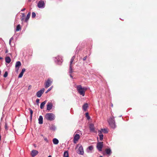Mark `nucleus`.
Returning a JSON list of instances; mask_svg holds the SVG:
<instances>
[{
  "instance_id": "nucleus-34",
  "label": "nucleus",
  "mask_w": 157,
  "mask_h": 157,
  "mask_svg": "<svg viewBox=\"0 0 157 157\" xmlns=\"http://www.w3.org/2000/svg\"><path fill=\"white\" fill-rule=\"evenodd\" d=\"M13 37H11L10 40H9V44L10 45L11 44V41L12 40H13Z\"/></svg>"
},
{
  "instance_id": "nucleus-49",
  "label": "nucleus",
  "mask_w": 157,
  "mask_h": 157,
  "mask_svg": "<svg viewBox=\"0 0 157 157\" xmlns=\"http://www.w3.org/2000/svg\"><path fill=\"white\" fill-rule=\"evenodd\" d=\"M1 73V71L0 70V74Z\"/></svg>"
},
{
  "instance_id": "nucleus-29",
  "label": "nucleus",
  "mask_w": 157,
  "mask_h": 157,
  "mask_svg": "<svg viewBox=\"0 0 157 157\" xmlns=\"http://www.w3.org/2000/svg\"><path fill=\"white\" fill-rule=\"evenodd\" d=\"M36 15V14L35 12H33L32 13V17L33 18L35 17Z\"/></svg>"
},
{
  "instance_id": "nucleus-38",
  "label": "nucleus",
  "mask_w": 157,
  "mask_h": 157,
  "mask_svg": "<svg viewBox=\"0 0 157 157\" xmlns=\"http://www.w3.org/2000/svg\"><path fill=\"white\" fill-rule=\"evenodd\" d=\"M16 69V71L17 72H18V71L19 69V67H17V68H15Z\"/></svg>"
},
{
  "instance_id": "nucleus-18",
  "label": "nucleus",
  "mask_w": 157,
  "mask_h": 157,
  "mask_svg": "<svg viewBox=\"0 0 157 157\" xmlns=\"http://www.w3.org/2000/svg\"><path fill=\"white\" fill-rule=\"evenodd\" d=\"M21 64L20 61H18L16 62L15 65V68L19 67L21 66Z\"/></svg>"
},
{
  "instance_id": "nucleus-22",
  "label": "nucleus",
  "mask_w": 157,
  "mask_h": 157,
  "mask_svg": "<svg viewBox=\"0 0 157 157\" xmlns=\"http://www.w3.org/2000/svg\"><path fill=\"white\" fill-rule=\"evenodd\" d=\"M53 142L54 144H57L59 143V140L56 138H54L53 140Z\"/></svg>"
},
{
  "instance_id": "nucleus-40",
  "label": "nucleus",
  "mask_w": 157,
  "mask_h": 157,
  "mask_svg": "<svg viewBox=\"0 0 157 157\" xmlns=\"http://www.w3.org/2000/svg\"><path fill=\"white\" fill-rule=\"evenodd\" d=\"M39 99H37L36 100V103H39Z\"/></svg>"
},
{
  "instance_id": "nucleus-37",
  "label": "nucleus",
  "mask_w": 157,
  "mask_h": 157,
  "mask_svg": "<svg viewBox=\"0 0 157 157\" xmlns=\"http://www.w3.org/2000/svg\"><path fill=\"white\" fill-rule=\"evenodd\" d=\"M22 17H23V18H22V19H21L22 20L23 19H24V17L25 16V13H23L22 14Z\"/></svg>"
},
{
  "instance_id": "nucleus-23",
  "label": "nucleus",
  "mask_w": 157,
  "mask_h": 157,
  "mask_svg": "<svg viewBox=\"0 0 157 157\" xmlns=\"http://www.w3.org/2000/svg\"><path fill=\"white\" fill-rule=\"evenodd\" d=\"M29 110L30 113V119L31 120H32V115H33V111L30 108H29Z\"/></svg>"
},
{
  "instance_id": "nucleus-32",
  "label": "nucleus",
  "mask_w": 157,
  "mask_h": 157,
  "mask_svg": "<svg viewBox=\"0 0 157 157\" xmlns=\"http://www.w3.org/2000/svg\"><path fill=\"white\" fill-rule=\"evenodd\" d=\"M5 128L6 130H7L8 129V127L7 126V124L6 123H5Z\"/></svg>"
},
{
  "instance_id": "nucleus-26",
  "label": "nucleus",
  "mask_w": 157,
  "mask_h": 157,
  "mask_svg": "<svg viewBox=\"0 0 157 157\" xmlns=\"http://www.w3.org/2000/svg\"><path fill=\"white\" fill-rule=\"evenodd\" d=\"M101 131L104 133H107L108 132L107 130L106 129H101Z\"/></svg>"
},
{
  "instance_id": "nucleus-12",
  "label": "nucleus",
  "mask_w": 157,
  "mask_h": 157,
  "mask_svg": "<svg viewBox=\"0 0 157 157\" xmlns=\"http://www.w3.org/2000/svg\"><path fill=\"white\" fill-rule=\"evenodd\" d=\"M38 153V151L36 150H33L31 152V155L33 157H34Z\"/></svg>"
},
{
  "instance_id": "nucleus-46",
  "label": "nucleus",
  "mask_w": 157,
  "mask_h": 157,
  "mask_svg": "<svg viewBox=\"0 0 157 157\" xmlns=\"http://www.w3.org/2000/svg\"><path fill=\"white\" fill-rule=\"evenodd\" d=\"M48 157H52V156H51V155H49V156H48Z\"/></svg>"
},
{
  "instance_id": "nucleus-43",
  "label": "nucleus",
  "mask_w": 157,
  "mask_h": 157,
  "mask_svg": "<svg viewBox=\"0 0 157 157\" xmlns=\"http://www.w3.org/2000/svg\"><path fill=\"white\" fill-rule=\"evenodd\" d=\"M8 52V51L7 50H6V53H7Z\"/></svg>"
},
{
  "instance_id": "nucleus-21",
  "label": "nucleus",
  "mask_w": 157,
  "mask_h": 157,
  "mask_svg": "<svg viewBox=\"0 0 157 157\" xmlns=\"http://www.w3.org/2000/svg\"><path fill=\"white\" fill-rule=\"evenodd\" d=\"M30 15H31V13L30 12L29 13H28V14L27 15L26 18L25 19V22H27L28 20L30 18Z\"/></svg>"
},
{
  "instance_id": "nucleus-50",
  "label": "nucleus",
  "mask_w": 157,
  "mask_h": 157,
  "mask_svg": "<svg viewBox=\"0 0 157 157\" xmlns=\"http://www.w3.org/2000/svg\"><path fill=\"white\" fill-rule=\"evenodd\" d=\"M41 136H43V135H42Z\"/></svg>"
},
{
  "instance_id": "nucleus-25",
  "label": "nucleus",
  "mask_w": 157,
  "mask_h": 157,
  "mask_svg": "<svg viewBox=\"0 0 157 157\" xmlns=\"http://www.w3.org/2000/svg\"><path fill=\"white\" fill-rule=\"evenodd\" d=\"M63 156L64 157H68V153L67 151H66L64 152Z\"/></svg>"
},
{
  "instance_id": "nucleus-24",
  "label": "nucleus",
  "mask_w": 157,
  "mask_h": 157,
  "mask_svg": "<svg viewBox=\"0 0 157 157\" xmlns=\"http://www.w3.org/2000/svg\"><path fill=\"white\" fill-rule=\"evenodd\" d=\"M21 28L20 26V25H18L16 27V31H19L20 30H21Z\"/></svg>"
},
{
  "instance_id": "nucleus-27",
  "label": "nucleus",
  "mask_w": 157,
  "mask_h": 157,
  "mask_svg": "<svg viewBox=\"0 0 157 157\" xmlns=\"http://www.w3.org/2000/svg\"><path fill=\"white\" fill-rule=\"evenodd\" d=\"M88 148L91 151L93 149V146H89Z\"/></svg>"
},
{
  "instance_id": "nucleus-10",
  "label": "nucleus",
  "mask_w": 157,
  "mask_h": 157,
  "mask_svg": "<svg viewBox=\"0 0 157 157\" xmlns=\"http://www.w3.org/2000/svg\"><path fill=\"white\" fill-rule=\"evenodd\" d=\"M80 138V136L78 134H76L74 136L73 140L74 143H76Z\"/></svg>"
},
{
  "instance_id": "nucleus-15",
  "label": "nucleus",
  "mask_w": 157,
  "mask_h": 157,
  "mask_svg": "<svg viewBox=\"0 0 157 157\" xmlns=\"http://www.w3.org/2000/svg\"><path fill=\"white\" fill-rule=\"evenodd\" d=\"M88 105L87 103H85L82 106V108L83 110L86 111V110L87 108L88 107Z\"/></svg>"
},
{
  "instance_id": "nucleus-2",
  "label": "nucleus",
  "mask_w": 157,
  "mask_h": 157,
  "mask_svg": "<svg viewBox=\"0 0 157 157\" xmlns=\"http://www.w3.org/2000/svg\"><path fill=\"white\" fill-rule=\"evenodd\" d=\"M55 116L54 114L51 113H47L45 116V118L47 120L52 121L54 119Z\"/></svg>"
},
{
  "instance_id": "nucleus-36",
  "label": "nucleus",
  "mask_w": 157,
  "mask_h": 157,
  "mask_svg": "<svg viewBox=\"0 0 157 157\" xmlns=\"http://www.w3.org/2000/svg\"><path fill=\"white\" fill-rule=\"evenodd\" d=\"M44 140L46 141L47 142H48V140L47 139V138L46 137H44Z\"/></svg>"
},
{
  "instance_id": "nucleus-41",
  "label": "nucleus",
  "mask_w": 157,
  "mask_h": 157,
  "mask_svg": "<svg viewBox=\"0 0 157 157\" xmlns=\"http://www.w3.org/2000/svg\"><path fill=\"white\" fill-rule=\"evenodd\" d=\"M25 10V8H24L23 9H22L21 10V11H24V10Z\"/></svg>"
},
{
  "instance_id": "nucleus-9",
  "label": "nucleus",
  "mask_w": 157,
  "mask_h": 157,
  "mask_svg": "<svg viewBox=\"0 0 157 157\" xmlns=\"http://www.w3.org/2000/svg\"><path fill=\"white\" fill-rule=\"evenodd\" d=\"M77 153L79 154L82 155L84 154V151L82 146L81 145L79 147Z\"/></svg>"
},
{
  "instance_id": "nucleus-7",
  "label": "nucleus",
  "mask_w": 157,
  "mask_h": 157,
  "mask_svg": "<svg viewBox=\"0 0 157 157\" xmlns=\"http://www.w3.org/2000/svg\"><path fill=\"white\" fill-rule=\"evenodd\" d=\"M45 90L44 88H43L42 89H41L40 90L38 91L36 95L37 96V97L39 98H40L42 94L44 93V92Z\"/></svg>"
},
{
  "instance_id": "nucleus-3",
  "label": "nucleus",
  "mask_w": 157,
  "mask_h": 157,
  "mask_svg": "<svg viewBox=\"0 0 157 157\" xmlns=\"http://www.w3.org/2000/svg\"><path fill=\"white\" fill-rule=\"evenodd\" d=\"M108 122L111 128H114L116 127L114 117L113 116H112V117L109 118L108 120Z\"/></svg>"
},
{
  "instance_id": "nucleus-19",
  "label": "nucleus",
  "mask_w": 157,
  "mask_h": 157,
  "mask_svg": "<svg viewBox=\"0 0 157 157\" xmlns=\"http://www.w3.org/2000/svg\"><path fill=\"white\" fill-rule=\"evenodd\" d=\"M105 151L107 154L110 155L111 153V151L110 149H106Z\"/></svg>"
},
{
  "instance_id": "nucleus-13",
  "label": "nucleus",
  "mask_w": 157,
  "mask_h": 157,
  "mask_svg": "<svg viewBox=\"0 0 157 157\" xmlns=\"http://www.w3.org/2000/svg\"><path fill=\"white\" fill-rule=\"evenodd\" d=\"M89 128L90 130V131L91 132H95V128L94 127V125L93 124H91L89 125Z\"/></svg>"
},
{
  "instance_id": "nucleus-6",
  "label": "nucleus",
  "mask_w": 157,
  "mask_h": 157,
  "mask_svg": "<svg viewBox=\"0 0 157 157\" xmlns=\"http://www.w3.org/2000/svg\"><path fill=\"white\" fill-rule=\"evenodd\" d=\"M103 142H100L97 143V147L99 151L102 150V148L103 146Z\"/></svg>"
},
{
  "instance_id": "nucleus-35",
  "label": "nucleus",
  "mask_w": 157,
  "mask_h": 157,
  "mask_svg": "<svg viewBox=\"0 0 157 157\" xmlns=\"http://www.w3.org/2000/svg\"><path fill=\"white\" fill-rule=\"evenodd\" d=\"M51 87L50 88H49L47 90V91H46L45 92V93H48L49 91H50L51 90Z\"/></svg>"
},
{
  "instance_id": "nucleus-4",
  "label": "nucleus",
  "mask_w": 157,
  "mask_h": 157,
  "mask_svg": "<svg viewBox=\"0 0 157 157\" xmlns=\"http://www.w3.org/2000/svg\"><path fill=\"white\" fill-rule=\"evenodd\" d=\"M52 80L50 78H48L47 81L45 83V87L46 88H47L52 84Z\"/></svg>"
},
{
  "instance_id": "nucleus-30",
  "label": "nucleus",
  "mask_w": 157,
  "mask_h": 157,
  "mask_svg": "<svg viewBox=\"0 0 157 157\" xmlns=\"http://www.w3.org/2000/svg\"><path fill=\"white\" fill-rule=\"evenodd\" d=\"M100 136V140L101 141H102L103 139V135H101Z\"/></svg>"
},
{
  "instance_id": "nucleus-33",
  "label": "nucleus",
  "mask_w": 157,
  "mask_h": 157,
  "mask_svg": "<svg viewBox=\"0 0 157 157\" xmlns=\"http://www.w3.org/2000/svg\"><path fill=\"white\" fill-rule=\"evenodd\" d=\"M86 116L87 117L88 119H89L90 117L89 116V114L88 113H86Z\"/></svg>"
},
{
  "instance_id": "nucleus-1",
  "label": "nucleus",
  "mask_w": 157,
  "mask_h": 157,
  "mask_svg": "<svg viewBox=\"0 0 157 157\" xmlns=\"http://www.w3.org/2000/svg\"><path fill=\"white\" fill-rule=\"evenodd\" d=\"M77 90L79 93L81 95L84 96L85 95V93L86 91L87 90L86 88H82L81 85L78 86L77 87Z\"/></svg>"
},
{
  "instance_id": "nucleus-20",
  "label": "nucleus",
  "mask_w": 157,
  "mask_h": 157,
  "mask_svg": "<svg viewBox=\"0 0 157 157\" xmlns=\"http://www.w3.org/2000/svg\"><path fill=\"white\" fill-rule=\"evenodd\" d=\"M46 101H45L41 104L40 105V108H41V109H43L44 108V106L46 103Z\"/></svg>"
},
{
  "instance_id": "nucleus-39",
  "label": "nucleus",
  "mask_w": 157,
  "mask_h": 157,
  "mask_svg": "<svg viewBox=\"0 0 157 157\" xmlns=\"http://www.w3.org/2000/svg\"><path fill=\"white\" fill-rule=\"evenodd\" d=\"M87 58V56H85L83 58V60H85Z\"/></svg>"
},
{
  "instance_id": "nucleus-8",
  "label": "nucleus",
  "mask_w": 157,
  "mask_h": 157,
  "mask_svg": "<svg viewBox=\"0 0 157 157\" xmlns=\"http://www.w3.org/2000/svg\"><path fill=\"white\" fill-rule=\"evenodd\" d=\"M45 4L44 1H40L38 4V6L39 8H44V6Z\"/></svg>"
},
{
  "instance_id": "nucleus-17",
  "label": "nucleus",
  "mask_w": 157,
  "mask_h": 157,
  "mask_svg": "<svg viewBox=\"0 0 157 157\" xmlns=\"http://www.w3.org/2000/svg\"><path fill=\"white\" fill-rule=\"evenodd\" d=\"M11 60L9 56L6 57L5 58L6 62L8 63H9L11 62Z\"/></svg>"
},
{
  "instance_id": "nucleus-31",
  "label": "nucleus",
  "mask_w": 157,
  "mask_h": 157,
  "mask_svg": "<svg viewBox=\"0 0 157 157\" xmlns=\"http://www.w3.org/2000/svg\"><path fill=\"white\" fill-rule=\"evenodd\" d=\"M102 131H100L98 130V135L99 136H100L101 135H103V134L102 133Z\"/></svg>"
},
{
  "instance_id": "nucleus-44",
  "label": "nucleus",
  "mask_w": 157,
  "mask_h": 157,
  "mask_svg": "<svg viewBox=\"0 0 157 157\" xmlns=\"http://www.w3.org/2000/svg\"><path fill=\"white\" fill-rule=\"evenodd\" d=\"M70 77L71 78H72V75H70Z\"/></svg>"
},
{
  "instance_id": "nucleus-11",
  "label": "nucleus",
  "mask_w": 157,
  "mask_h": 157,
  "mask_svg": "<svg viewBox=\"0 0 157 157\" xmlns=\"http://www.w3.org/2000/svg\"><path fill=\"white\" fill-rule=\"evenodd\" d=\"M53 105L51 102H48L47 105V109L48 110H50L52 108Z\"/></svg>"
},
{
  "instance_id": "nucleus-14",
  "label": "nucleus",
  "mask_w": 157,
  "mask_h": 157,
  "mask_svg": "<svg viewBox=\"0 0 157 157\" xmlns=\"http://www.w3.org/2000/svg\"><path fill=\"white\" fill-rule=\"evenodd\" d=\"M25 68H23L22 69L21 72L19 74V75L18 76V78H21L22 77V76L23 75V74H24V72H25Z\"/></svg>"
},
{
  "instance_id": "nucleus-16",
  "label": "nucleus",
  "mask_w": 157,
  "mask_h": 157,
  "mask_svg": "<svg viewBox=\"0 0 157 157\" xmlns=\"http://www.w3.org/2000/svg\"><path fill=\"white\" fill-rule=\"evenodd\" d=\"M39 123L40 124H42L43 123V118L42 116H40L38 119Z\"/></svg>"
},
{
  "instance_id": "nucleus-45",
  "label": "nucleus",
  "mask_w": 157,
  "mask_h": 157,
  "mask_svg": "<svg viewBox=\"0 0 157 157\" xmlns=\"http://www.w3.org/2000/svg\"><path fill=\"white\" fill-rule=\"evenodd\" d=\"M1 136L0 135V141L1 140Z\"/></svg>"
},
{
  "instance_id": "nucleus-48",
  "label": "nucleus",
  "mask_w": 157,
  "mask_h": 157,
  "mask_svg": "<svg viewBox=\"0 0 157 157\" xmlns=\"http://www.w3.org/2000/svg\"><path fill=\"white\" fill-rule=\"evenodd\" d=\"M100 157H103L102 156H100Z\"/></svg>"
},
{
  "instance_id": "nucleus-42",
  "label": "nucleus",
  "mask_w": 157,
  "mask_h": 157,
  "mask_svg": "<svg viewBox=\"0 0 157 157\" xmlns=\"http://www.w3.org/2000/svg\"><path fill=\"white\" fill-rule=\"evenodd\" d=\"M3 59L2 58L0 57V60Z\"/></svg>"
},
{
  "instance_id": "nucleus-47",
  "label": "nucleus",
  "mask_w": 157,
  "mask_h": 157,
  "mask_svg": "<svg viewBox=\"0 0 157 157\" xmlns=\"http://www.w3.org/2000/svg\"><path fill=\"white\" fill-rule=\"evenodd\" d=\"M34 146H35V147H36V145H35V144H34Z\"/></svg>"
},
{
  "instance_id": "nucleus-28",
  "label": "nucleus",
  "mask_w": 157,
  "mask_h": 157,
  "mask_svg": "<svg viewBox=\"0 0 157 157\" xmlns=\"http://www.w3.org/2000/svg\"><path fill=\"white\" fill-rule=\"evenodd\" d=\"M8 72L7 71H6L5 73V74L3 76L5 78H6L7 76L8 75Z\"/></svg>"
},
{
  "instance_id": "nucleus-5",
  "label": "nucleus",
  "mask_w": 157,
  "mask_h": 157,
  "mask_svg": "<svg viewBox=\"0 0 157 157\" xmlns=\"http://www.w3.org/2000/svg\"><path fill=\"white\" fill-rule=\"evenodd\" d=\"M75 58V56H73L71 59L70 61V69L69 73H71L72 72V64L73 63L74 60Z\"/></svg>"
}]
</instances>
